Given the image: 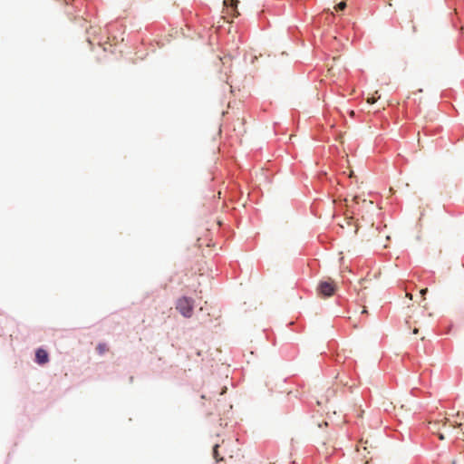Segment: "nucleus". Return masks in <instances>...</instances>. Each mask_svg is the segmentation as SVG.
Returning a JSON list of instances; mask_svg holds the SVG:
<instances>
[{
    "label": "nucleus",
    "instance_id": "obj_14",
    "mask_svg": "<svg viewBox=\"0 0 464 464\" xmlns=\"http://www.w3.org/2000/svg\"><path fill=\"white\" fill-rule=\"evenodd\" d=\"M362 314H367V310H366V308H363V310H362Z\"/></svg>",
    "mask_w": 464,
    "mask_h": 464
},
{
    "label": "nucleus",
    "instance_id": "obj_5",
    "mask_svg": "<svg viewBox=\"0 0 464 464\" xmlns=\"http://www.w3.org/2000/svg\"><path fill=\"white\" fill-rule=\"evenodd\" d=\"M450 420H457L458 422H464V413L462 415H460L459 413H458L456 415V417L454 419H448V418H445L443 420H442V426H446L449 424L450 427Z\"/></svg>",
    "mask_w": 464,
    "mask_h": 464
},
{
    "label": "nucleus",
    "instance_id": "obj_4",
    "mask_svg": "<svg viewBox=\"0 0 464 464\" xmlns=\"http://www.w3.org/2000/svg\"><path fill=\"white\" fill-rule=\"evenodd\" d=\"M442 424V420L441 421H434V422H429V430L435 433L437 432L438 433V437L440 440H443L445 438H444V435L440 432H439V425L440 424Z\"/></svg>",
    "mask_w": 464,
    "mask_h": 464
},
{
    "label": "nucleus",
    "instance_id": "obj_10",
    "mask_svg": "<svg viewBox=\"0 0 464 464\" xmlns=\"http://www.w3.org/2000/svg\"><path fill=\"white\" fill-rule=\"evenodd\" d=\"M346 6L345 2H340L334 8L336 11H343Z\"/></svg>",
    "mask_w": 464,
    "mask_h": 464
},
{
    "label": "nucleus",
    "instance_id": "obj_15",
    "mask_svg": "<svg viewBox=\"0 0 464 464\" xmlns=\"http://www.w3.org/2000/svg\"><path fill=\"white\" fill-rule=\"evenodd\" d=\"M350 115H351V116H353V115H354V111H350Z\"/></svg>",
    "mask_w": 464,
    "mask_h": 464
},
{
    "label": "nucleus",
    "instance_id": "obj_8",
    "mask_svg": "<svg viewBox=\"0 0 464 464\" xmlns=\"http://www.w3.org/2000/svg\"><path fill=\"white\" fill-rule=\"evenodd\" d=\"M108 346L106 343H99L97 346H96V351L98 352L99 354H103L105 353L107 351H108Z\"/></svg>",
    "mask_w": 464,
    "mask_h": 464
},
{
    "label": "nucleus",
    "instance_id": "obj_13",
    "mask_svg": "<svg viewBox=\"0 0 464 464\" xmlns=\"http://www.w3.org/2000/svg\"><path fill=\"white\" fill-rule=\"evenodd\" d=\"M418 333H419V329H418V328H414V329H413V334H417Z\"/></svg>",
    "mask_w": 464,
    "mask_h": 464
},
{
    "label": "nucleus",
    "instance_id": "obj_1",
    "mask_svg": "<svg viewBox=\"0 0 464 464\" xmlns=\"http://www.w3.org/2000/svg\"><path fill=\"white\" fill-rule=\"evenodd\" d=\"M194 308V301L191 298L183 296L178 299L176 304V309L187 318L192 316Z\"/></svg>",
    "mask_w": 464,
    "mask_h": 464
},
{
    "label": "nucleus",
    "instance_id": "obj_2",
    "mask_svg": "<svg viewBox=\"0 0 464 464\" xmlns=\"http://www.w3.org/2000/svg\"><path fill=\"white\" fill-rule=\"evenodd\" d=\"M335 290L336 285L331 278L325 281H321L317 287L318 295L323 297L332 296L334 294Z\"/></svg>",
    "mask_w": 464,
    "mask_h": 464
},
{
    "label": "nucleus",
    "instance_id": "obj_7",
    "mask_svg": "<svg viewBox=\"0 0 464 464\" xmlns=\"http://www.w3.org/2000/svg\"><path fill=\"white\" fill-rule=\"evenodd\" d=\"M237 4H238V0H224V5L226 6H231L233 7L234 9H237ZM235 14L236 16L239 15V13L235 10Z\"/></svg>",
    "mask_w": 464,
    "mask_h": 464
},
{
    "label": "nucleus",
    "instance_id": "obj_11",
    "mask_svg": "<svg viewBox=\"0 0 464 464\" xmlns=\"http://www.w3.org/2000/svg\"><path fill=\"white\" fill-rule=\"evenodd\" d=\"M375 102H376V98H374V97H369V98L367 99V102H368V103L372 104V103H374Z\"/></svg>",
    "mask_w": 464,
    "mask_h": 464
},
{
    "label": "nucleus",
    "instance_id": "obj_16",
    "mask_svg": "<svg viewBox=\"0 0 464 464\" xmlns=\"http://www.w3.org/2000/svg\"><path fill=\"white\" fill-rule=\"evenodd\" d=\"M407 296L410 297L411 299L412 298V295L411 294H407Z\"/></svg>",
    "mask_w": 464,
    "mask_h": 464
},
{
    "label": "nucleus",
    "instance_id": "obj_3",
    "mask_svg": "<svg viewBox=\"0 0 464 464\" xmlns=\"http://www.w3.org/2000/svg\"><path fill=\"white\" fill-rule=\"evenodd\" d=\"M35 361L39 364H44V363L48 362V361H49L48 353L42 348L38 349L35 353Z\"/></svg>",
    "mask_w": 464,
    "mask_h": 464
},
{
    "label": "nucleus",
    "instance_id": "obj_12",
    "mask_svg": "<svg viewBox=\"0 0 464 464\" xmlns=\"http://www.w3.org/2000/svg\"><path fill=\"white\" fill-rule=\"evenodd\" d=\"M427 292H428V289H427V288H424V289H422V290L420 291V294H421L422 295H426V293H427Z\"/></svg>",
    "mask_w": 464,
    "mask_h": 464
},
{
    "label": "nucleus",
    "instance_id": "obj_9",
    "mask_svg": "<svg viewBox=\"0 0 464 464\" xmlns=\"http://www.w3.org/2000/svg\"><path fill=\"white\" fill-rule=\"evenodd\" d=\"M218 448H219L218 445H215V447L213 449V457H214V459H216L217 462L221 461V460L224 459L223 457H219Z\"/></svg>",
    "mask_w": 464,
    "mask_h": 464
},
{
    "label": "nucleus",
    "instance_id": "obj_6",
    "mask_svg": "<svg viewBox=\"0 0 464 464\" xmlns=\"http://www.w3.org/2000/svg\"><path fill=\"white\" fill-rule=\"evenodd\" d=\"M368 449H369L368 441L367 440H365V441L361 440L359 442L356 450H357V451L359 453L362 450L364 452H367V454H370V450Z\"/></svg>",
    "mask_w": 464,
    "mask_h": 464
}]
</instances>
